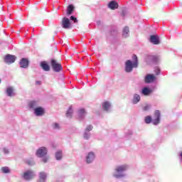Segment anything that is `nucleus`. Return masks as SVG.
<instances>
[{"label": "nucleus", "mask_w": 182, "mask_h": 182, "mask_svg": "<svg viewBox=\"0 0 182 182\" xmlns=\"http://www.w3.org/2000/svg\"><path fill=\"white\" fill-rule=\"evenodd\" d=\"M133 61L128 60L125 62V72L130 73L133 72V69L139 68V60L137 55L132 56Z\"/></svg>", "instance_id": "obj_1"}, {"label": "nucleus", "mask_w": 182, "mask_h": 182, "mask_svg": "<svg viewBox=\"0 0 182 182\" xmlns=\"http://www.w3.org/2000/svg\"><path fill=\"white\" fill-rule=\"evenodd\" d=\"M160 116H161L160 111L156 110L154 113L155 119H152L151 117L146 116L145 117L144 122L145 123H146V124H150V123L152 122L153 124H154V126H157V124L160 123Z\"/></svg>", "instance_id": "obj_2"}, {"label": "nucleus", "mask_w": 182, "mask_h": 182, "mask_svg": "<svg viewBox=\"0 0 182 182\" xmlns=\"http://www.w3.org/2000/svg\"><path fill=\"white\" fill-rule=\"evenodd\" d=\"M128 167L127 165L117 166L115 168V172L113 173V176L115 177V178H122V177H124V176H126L124 172L127 170Z\"/></svg>", "instance_id": "obj_3"}, {"label": "nucleus", "mask_w": 182, "mask_h": 182, "mask_svg": "<svg viewBox=\"0 0 182 182\" xmlns=\"http://www.w3.org/2000/svg\"><path fill=\"white\" fill-rule=\"evenodd\" d=\"M35 177V172L31 170H28L24 172L23 175V178L26 180V181H29L32 180Z\"/></svg>", "instance_id": "obj_4"}, {"label": "nucleus", "mask_w": 182, "mask_h": 182, "mask_svg": "<svg viewBox=\"0 0 182 182\" xmlns=\"http://www.w3.org/2000/svg\"><path fill=\"white\" fill-rule=\"evenodd\" d=\"M16 60V57L11 54H7L4 57V62L5 63H7V65H11L12 63H14Z\"/></svg>", "instance_id": "obj_5"}, {"label": "nucleus", "mask_w": 182, "mask_h": 182, "mask_svg": "<svg viewBox=\"0 0 182 182\" xmlns=\"http://www.w3.org/2000/svg\"><path fill=\"white\" fill-rule=\"evenodd\" d=\"M51 66L54 72H60V70H62V65L60 63H58V62H56V60H54V59L51 60Z\"/></svg>", "instance_id": "obj_6"}, {"label": "nucleus", "mask_w": 182, "mask_h": 182, "mask_svg": "<svg viewBox=\"0 0 182 182\" xmlns=\"http://www.w3.org/2000/svg\"><path fill=\"white\" fill-rule=\"evenodd\" d=\"M93 130V126L92 125H88L85 129L83 137L85 140H89L90 139V132Z\"/></svg>", "instance_id": "obj_7"}, {"label": "nucleus", "mask_w": 182, "mask_h": 182, "mask_svg": "<svg viewBox=\"0 0 182 182\" xmlns=\"http://www.w3.org/2000/svg\"><path fill=\"white\" fill-rule=\"evenodd\" d=\"M46 154H48V149L44 146L40 147L36 151L37 157H44Z\"/></svg>", "instance_id": "obj_8"}, {"label": "nucleus", "mask_w": 182, "mask_h": 182, "mask_svg": "<svg viewBox=\"0 0 182 182\" xmlns=\"http://www.w3.org/2000/svg\"><path fill=\"white\" fill-rule=\"evenodd\" d=\"M95 159H96L95 153L89 152L86 156V163H87V164H90V163H93V161H95Z\"/></svg>", "instance_id": "obj_9"}, {"label": "nucleus", "mask_w": 182, "mask_h": 182, "mask_svg": "<svg viewBox=\"0 0 182 182\" xmlns=\"http://www.w3.org/2000/svg\"><path fill=\"white\" fill-rule=\"evenodd\" d=\"M61 26L64 29H69V28H70V20L66 17H64L62 20Z\"/></svg>", "instance_id": "obj_10"}, {"label": "nucleus", "mask_w": 182, "mask_h": 182, "mask_svg": "<svg viewBox=\"0 0 182 182\" xmlns=\"http://www.w3.org/2000/svg\"><path fill=\"white\" fill-rule=\"evenodd\" d=\"M157 56L156 55H147L145 58V61L148 65H150L151 63L157 62Z\"/></svg>", "instance_id": "obj_11"}, {"label": "nucleus", "mask_w": 182, "mask_h": 182, "mask_svg": "<svg viewBox=\"0 0 182 182\" xmlns=\"http://www.w3.org/2000/svg\"><path fill=\"white\" fill-rule=\"evenodd\" d=\"M149 41L153 45H160V38L157 35H152L150 36Z\"/></svg>", "instance_id": "obj_12"}, {"label": "nucleus", "mask_w": 182, "mask_h": 182, "mask_svg": "<svg viewBox=\"0 0 182 182\" xmlns=\"http://www.w3.org/2000/svg\"><path fill=\"white\" fill-rule=\"evenodd\" d=\"M156 80V76L153 74H148L144 78L145 83H153Z\"/></svg>", "instance_id": "obj_13"}, {"label": "nucleus", "mask_w": 182, "mask_h": 182, "mask_svg": "<svg viewBox=\"0 0 182 182\" xmlns=\"http://www.w3.org/2000/svg\"><path fill=\"white\" fill-rule=\"evenodd\" d=\"M6 93L9 97H12L16 95L15 93V89H14V87H7Z\"/></svg>", "instance_id": "obj_14"}, {"label": "nucleus", "mask_w": 182, "mask_h": 182, "mask_svg": "<svg viewBox=\"0 0 182 182\" xmlns=\"http://www.w3.org/2000/svg\"><path fill=\"white\" fill-rule=\"evenodd\" d=\"M20 68L26 69L29 66V61L26 58H22L19 63Z\"/></svg>", "instance_id": "obj_15"}, {"label": "nucleus", "mask_w": 182, "mask_h": 182, "mask_svg": "<svg viewBox=\"0 0 182 182\" xmlns=\"http://www.w3.org/2000/svg\"><path fill=\"white\" fill-rule=\"evenodd\" d=\"M141 100V97L138 94H134L133 98L132 100V105H137L139 102Z\"/></svg>", "instance_id": "obj_16"}, {"label": "nucleus", "mask_w": 182, "mask_h": 182, "mask_svg": "<svg viewBox=\"0 0 182 182\" xmlns=\"http://www.w3.org/2000/svg\"><path fill=\"white\" fill-rule=\"evenodd\" d=\"M86 116V111L85 109H80L78 110V119L80 120H83Z\"/></svg>", "instance_id": "obj_17"}, {"label": "nucleus", "mask_w": 182, "mask_h": 182, "mask_svg": "<svg viewBox=\"0 0 182 182\" xmlns=\"http://www.w3.org/2000/svg\"><path fill=\"white\" fill-rule=\"evenodd\" d=\"M108 7L112 10L117 9L119 8V4L115 1H112L109 3Z\"/></svg>", "instance_id": "obj_18"}, {"label": "nucleus", "mask_w": 182, "mask_h": 182, "mask_svg": "<svg viewBox=\"0 0 182 182\" xmlns=\"http://www.w3.org/2000/svg\"><path fill=\"white\" fill-rule=\"evenodd\" d=\"M34 113L36 116H43V113H45V111L42 107H37L34 109Z\"/></svg>", "instance_id": "obj_19"}, {"label": "nucleus", "mask_w": 182, "mask_h": 182, "mask_svg": "<svg viewBox=\"0 0 182 182\" xmlns=\"http://www.w3.org/2000/svg\"><path fill=\"white\" fill-rule=\"evenodd\" d=\"M41 67L45 70V72H49V70H50V67L48 63H46V61H42L41 63Z\"/></svg>", "instance_id": "obj_20"}, {"label": "nucleus", "mask_w": 182, "mask_h": 182, "mask_svg": "<svg viewBox=\"0 0 182 182\" xmlns=\"http://www.w3.org/2000/svg\"><path fill=\"white\" fill-rule=\"evenodd\" d=\"M112 107V105H110L109 102H105L102 104V108L105 112H110V109Z\"/></svg>", "instance_id": "obj_21"}, {"label": "nucleus", "mask_w": 182, "mask_h": 182, "mask_svg": "<svg viewBox=\"0 0 182 182\" xmlns=\"http://www.w3.org/2000/svg\"><path fill=\"white\" fill-rule=\"evenodd\" d=\"M46 173L40 172L39 180L37 182H46Z\"/></svg>", "instance_id": "obj_22"}, {"label": "nucleus", "mask_w": 182, "mask_h": 182, "mask_svg": "<svg viewBox=\"0 0 182 182\" xmlns=\"http://www.w3.org/2000/svg\"><path fill=\"white\" fill-rule=\"evenodd\" d=\"M151 93V90L150 88L145 87L141 90V94L144 95V96H149Z\"/></svg>", "instance_id": "obj_23"}, {"label": "nucleus", "mask_w": 182, "mask_h": 182, "mask_svg": "<svg viewBox=\"0 0 182 182\" xmlns=\"http://www.w3.org/2000/svg\"><path fill=\"white\" fill-rule=\"evenodd\" d=\"M130 31L129 30V27L125 26L122 31L123 38H129Z\"/></svg>", "instance_id": "obj_24"}, {"label": "nucleus", "mask_w": 182, "mask_h": 182, "mask_svg": "<svg viewBox=\"0 0 182 182\" xmlns=\"http://www.w3.org/2000/svg\"><path fill=\"white\" fill-rule=\"evenodd\" d=\"M55 159L60 161L62 160L63 157V154L62 153V151L59 150L58 151L55 152Z\"/></svg>", "instance_id": "obj_25"}, {"label": "nucleus", "mask_w": 182, "mask_h": 182, "mask_svg": "<svg viewBox=\"0 0 182 182\" xmlns=\"http://www.w3.org/2000/svg\"><path fill=\"white\" fill-rule=\"evenodd\" d=\"M29 107L30 109H36L38 107V102L36 101H31L29 102Z\"/></svg>", "instance_id": "obj_26"}, {"label": "nucleus", "mask_w": 182, "mask_h": 182, "mask_svg": "<svg viewBox=\"0 0 182 182\" xmlns=\"http://www.w3.org/2000/svg\"><path fill=\"white\" fill-rule=\"evenodd\" d=\"M74 9L75 7L73 6V5L70 4L67 8V14L70 16L73 12Z\"/></svg>", "instance_id": "obj_27"}, {"label": "nucleus", "mask_w": 182, "mask_h": 182, "mask_svg": "<svg viewBox=\"0 0 182 182\" xmlns=\"http://www.w3.org/2000/svg\"><path fill=\"white\" fill-rule=\"evenodd\" d=\"M73 113V109H72V107H70L68 110L66 112V117L70 119V117H72Z\"/></svg>", "instance_id": "obj_28"}, {"label": "nucleus", "mask_w": 182, "mask_h": 182, "mask_svg": "<svg viewBox=\"0 0 182 182\" xmlns=\"http://www.w3.org/2000/svg\"><path fill=\"white\" fill-rule=\"evenodd\" d=\"M1 171L4 174H8L9 173H11V170H9V168L8 166H4L1 168Z\"/></svg>", "instance_id": "obj_29"}, {"label": "nucleus", "mask_w": 182, "mask_h": 182, "mask_svg": "<svg viewBox=\"0 0 182 182\" xmlns=\"http://www.w3.org/2000/svg\"><path fill=\"white\" fill-rule=\"evenodd\" d=\"M51 127L54 130H59V129H60V125H59L58 122L53 123Z\"/></svg>", "instance_id": "obj_30"}, {"label": "nucleus", "mask_w": 182, "mask_h": 182, "mask_svg": "<svg viewBox=\"0 0 182 182\" xmlns=\"http://www.w3.org/2000/svg\"><path fill=\"white\" fill-rule=\"evenodd\" d=\"M26 163L27 164H28V166H33V164H35L33 159H28V160L26 161Z\"/></svg>", "instance_id": "obj_31"}, {"label": "nucleus", "mask_w": 182, "mask_h": 182, "mask_svg": "<svg viewBox=\"0 0 182 182\" xmlns=\"http://www.w3.org/2000/svg\"><path fill=\"white\" fill-rule=\"evenodd\" d=\"M2 151H3V153H4V154H9V153H10L9 149L8 148H6V147H4V148L2 149Z\"/></svg>", "instance_id": "obj_32"}, {"label": "nucleus", "mask_w": 182, "mask_h": 182, "mask_svg": "<svg viewBox=\"0 0 182 182\" xmlns=\"http://www.w3.org/2000/svg\"><path fill=\"white\" fill-rule=\"evenodd\" d=\"M154 72L156 73V75H160V68L159 67H156L154 70Z\"/></svg>", "instance_id": "obj_33"}, {"label": "nucleus", "mask_w": 182, "mask_h": 182, "mask_svg": "<svg viewBox=\"0 0 182 182\" xmlns=\"http://www.w3.org/2000/svg\"><path fill=\"white\" fill-rule=\"evenodd\" d=\"M70 20L71 21H73V22H74V23H77V18H76L75 16H70Z\"/></svg>", "instance_id": "obj_34"}, {"label": "nucleus", "mask_w": 182, "mask_h": 182, "mask_svg": "<svg viewBox=\"0 0 182 182\" xmlns=\"http://www.w3.org/2000/svg\"><path fill=\"white\" fill-rule=\"evenodd\" d=\"M151 107V105H146L145 107H144V110L145 112H147V110H149Z\"/></svg>", "instance_id": "obj_35"}, {"label": "nucleus", "mask_w": 182, "mask_h": 182, "mask_svg": "<svg viewBox=\"0 0 182 182\" xmlns=\"http://www.w3.org/2000/svg\"><path fill=\"white\" fill-rule=\"evenodd\" d=\"M42 161L44 162V163H48V158L47 157L43 158Z\"/></svg>", "instance_id": "obj_36"}, {"label": "nucleus", "mask_w": 182, "mask_h": 182, "mask_svg": "<svg viewBox=\"0 0 182 182\" xmlns=\"http://www.w3.org/2000/svg\"><path fill=\"white\" fill-rule=\"evenodd\" d=\"M179 157H180L181 163H182V152H181V154H179Z\"/></svg>", "instance_id": "obj_37"}, {"label": "nucleus", "mask_w": 182, "mask_h": 182, "mask_svg": "<svg viewBox=\"0 0 182 182\" xmlns=\"http://www.w3.org/2000/svg\"><path fill=\"white\" fill-rule=\"evenodd\" d=\"M122 16H124V11H122Z\"/></svg>", "instance_id": "obj_38"}, {"label": "nucleus", "mask_w": 182, "mask_h": 182, "mask_svg": "<svg viewBox=\"0 0 182 182\" xmlns=\"http://www.w3.org/2000/svg\"><path fill=\"white\" fill-rule=\"evenodd\" d=\"M37 85H39L40 82L39 81H36Z\"/></svg>", "instance_id": "obj_39"}, {"label": "nucleus", "mask_w": 182, "mask_h": 182, "mask_svg": "<svg viewBox=\"0 0 182 182\" xmlns=\"http://www.w3.org/2000/svg\"><path fill=\"white\" fill-rule=\"evenodd\" d=\"M0 83H1V80H0Z\"/></svg>", "instance_id": "obj_40"}]
</instances>
